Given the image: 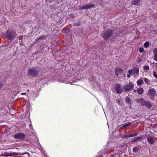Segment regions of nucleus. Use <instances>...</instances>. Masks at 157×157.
I'll list each match as a JSON object with an SVG mask.
<instances>
[{
    "instance_id": "nucleus-1",
    "label": "nucleus",
    "mask_w": 157,
    "mask_h": 157,
    "mask_svg": "<svg viewBox=\"0 0 157 157\" xmlns=\"http://www.w3.org/2000/svg\"><path fill=\"white\" fill-rule=\"evenodd\" d=\"M113 33L114 31L113 30L108 29L103 32L101 36L105 40H107L112 36Z\"/></svg>"
},
{
    "instance_id": "nucleus-2",
    "label": "nucleus",
    "mask_w": 157,
    "mask_h": 157,
    "mask_svg": "<svg viewBox=\"0 0 157 157\" xmlns=\"http://www.w3.org/2000/svg\"><path fill=\"white\" fill-rule=\"evenodd\" d=\"M28 74L32 77H35L39 74V71L35 68H32L29 69L28 70Z\"/></svg>"
},
{
    "instance_id": "nucleus-3",
    "label": "nucleus",
    "mask_w": 157,
    "mask_h": 157,
    "mask_svg": "<svg viewBox=\"0 0 157 157\" xmlns=\"http://www.w3.org/2000/svg\"><path fill=\"white\" fill-rule=\"evenodd\" d=\"M16 36L15 33L12 30H8L6 34V37L9 40L13 39Z\"/></svg>"
},
{
    "instance_id": "nucleus-4",
    "label": "nucleus",
    "mask_w": 157,
    "mask_h": 157,
    "mask_svg": "<svg viewBox=\"0 0 157 157\" xmlns=\"http://www.w3.org/2000/svg\"><path fill=\"white\" fill-rule=\"evenodd\" d=\"M148 93L149 97L151 99L153 100L156 94V92L153 89H151L149 90Z\"/></svg>"
},
{
    "instance_id": "nucleus-5",
    "label": "nucleus",
    "mask_w": 157,
    "mask_h": 157,
    "mask_svg": "<svg viewBox=\"0 0 157 157\" xmlns=\"http://www.w3.org/2000/svg\"><path fill=\"white\" fill-rule=\"evenodd\" d=\"M14 137L16 139H22L25 138L26 135L23 133H19L15 134Z\"/></svg>"
},
{
    "instance_id": "nucleus-6",
    "label": "nucleus",
    "mask_w": 157,
    "mask_h": 157,
    "mask_svg": "<svg viewBox=\"0 0 157 157\" xmlns=\"http://www.w3.org/2000/svg\"><path fill=\"white\" fill-rule=\"evenodd\" d=\"M133 85L132 83L125 85L124 87V90L126 91H129L133 87Z\"/></svg>"
},
{
    "instance_id": "nucleus-7",
    "label": "nucleus",
    "mask_w": 157,
    "mask_h": 157,
    "mask_svg": "<svg viewBox=\"0 0 157 157\" xmlns=\"http://www.w3.org/2000/svg\"><path fill=\"white\" fill-rule=\"evenodd\" d=\"M94 5L93 4H89L86 5L84 6H82L81 9L82 10L83 9H90L92 7H94Z\"/></svg>"
},
{
    "instance_id": "nucleus-8",
    "label": "nucleus",
    "mask_w": 157,
    "mask_h": 157,
    "mask_svg": "<svg viewBox=\"0 0 157 157\" xmlns=\"http://www.w3.org/2000/svg\"><path fill=\"white\" fill-rule=\"evenodd\" d=\"M115 90L118 94L121 93L122 91V89L120 85L117 84L115 86Z\"/></svg>"
},
{
    "instance_id": "nucleus-9",
    "label": "nucleus",
    "mask_w": 157,
    "mask_h": 157,
    "mask_svg": "<svg viewBox=\"0 0 157 157\" xmlns=\"http://www.w3.org/2000/svg\"><path fill=\"white\" fill-rule=\"evenodd\" d=\"M136 102L138 104L142 106L144 105L145 100L142 98L136 99Z\"/></svg>"
},
{
    "instance_id": "nucleus-10",
    "label": "nucleus",
    "mask_w": 157,
    "mask_h": 157,
    "mask_svg": "<svg viewBox=\"0 0 157 157\" xmlns=\"http://www.w3.org/2000/svg\"><path fill=\"white\" fill-rule=\"evenodd\" d=\"M153 55L154 56V60L157 61V48H155L154 50Z\"/></svg>"
},
{
    "instance_id": "nucleus-11",
    "label": "nucleus",
    "mask_w": 157,
    "mask_h": 157,
    "mask_svg": "<svg viewBox=\"0 0 157 157\" xmlns=\"http://www.w3.org/2000/svg\"><path fill=\"white\" fill-rule=\"evenodd\" d=\"M147 139L148 143L150 144H152L155 142L154 140L151 136H148L147 137Z\"/></svg>"
},
{
    "instance_id": "nucleus-12",
    "label": "nucleus",
    "mask_w": 157,
    "mask_h": 157,
    "mask_svg": "<svg viewBox=\"0 0 157 157\" xmlns=\"http://www.w3.org/2000/svg\"><path fill=\"white\" fill-rule=\"evenodd\" d=\"M125 100L127 103L129 104L130 105H132V100L130 98L128 97H126L125 98Z\"/></svg>"
},
{
    "instance_id": "nucleus-13",
    "label": "nucleus",
    "mask_w": 157,
    "mask_h": 157,
    "mask_svg": "<svg viewBox=\"0 0 157 157\" xmlns=\"http://www.w3.org/2000/svg\"><path fill=\"white\" fill-rule=\"evenodd\" d=\"M132 71H133V75L135 74L136 75H138L139 72V69L138 68L134 67L133 68Z\"/></svg>"
},
{
    "instance_id": "nucleus-14",
    "label": "nucleus",
    "mask_w": 157,
    "mask_h": 157,
    "mask_svg": "<svg viewBox=\"0 0 157 157\" xmlns=\"http://www.w3.org/2000/svg\"><path fill=\"white\" fill-rule=\"evenodd\" d=\"M144 105L147 107H151L152 106L151 104L148 101H145L144 102Z\"/></svg>"
},
{
    "instance_id": "nucleus-15",
    "label": "nucleus",
    "mask_w": 157,
    "mask_h": 157,
    "mask_svg": "<svg viewBox=\"0 0 157 157\" xmlns=\"http://www.w3.org/2000/svg\"><path fill=\"white\" fill-rule=\"evenodd\" d=\"M131 124V123H129L124 124H121L120 126H121V127H120V129H122L124 127H128Z\"/></svg>"
},
{
    "instance_id": "nucleus-16",
    "label": "nucleus",
    "mask_w": 157,
    "mask_h": 157,
    "mask_svg": "<svg viewBox=\"0 0 157 157\" xmlns=\"http://www.w3.org/2000/svg\"><path fill=\"white\" fill-rule=\"evenodd\" d=\"M137 92L139 94H142L143 93L144 90L142 88H139L138 89Z\"/></svg>"
},
{
    "instance_id": "nucleus-17",
    "label": "nucleus",
    "mask_w": 157,
    "mask_h": 157,
    "mask_svg": "<svg viewBox=\"0 0 157 157\" xmlns=\"http://www.w3.org/2000/svg\"><path fill=\"white\" fill-rule=\"evenodd\" d=\"M122 70L121 68H118L115 71V73L117 75H118L119 74L121 73L122 72Z\"/></svg>"
},
{
    "instance_id": "nucleus-18",
    "label": "nucleus",
    "mask_w": 157,
    "mask_h": 157,
    "mask_svg": "<svg viewBox=\"0 0 157 157\" xmlns=\"http://www.w3.org/2000/svg\"><path fill=\"white\" fill-rule=\"evenodd\" d=\"M140 2V0H133L132 4L133 5H136Z\"/></svg>"
},
{
    "instance_id": "nucleus-19",
    "label": "nucleus",
    "mask_w": 157,
    "mask_h": 157,
    "mask_svg": "<svg viewBox=\"0 0 157 157\" xmlns=\"http://www.w3.org/2000/svg\"><path fill=\"white\" fill-rule=\"evenodd\" d=\"M144 83V81L142 79H140L137 81V84L138 85H141Z\"/></svg>"
},
{
    "instance_id": "nucleus-20",
    "label": "nucleus",
    "mask_w": 157,
    "mask_h": 157,
    "mask_svg": "<svg viewBox=\"0 0 157 157\" xmlns=\"http://www.w3.org/2000/svg\"><path fill=\"white\" fill-rule=\"evenodd\" d=\"M137 135V133H135L133 134H129V135L126 136V137L128 138L129 137H132L136 136Z\"/></svg>"
},
{
    "instance_id": "nucleus-21",
    "label": "nucleus",
    "mask_w": 157,
    "mask_h": 157,
    "mask_svg": "<svg viewBox=\"0 0 157 157\" xmlns=\"http://www.w3.org/2000/svg\"><path fill=\"white\" fill-rule=\"evenodd\" d=\"M143 138L142 137H138L136 139H135L133 140L132 141V142H136L137 141H139L140 140Z\"/></svg>"
},
{
    "instance_id": "nucleus-22",
    "label": "nucleus",
    "mask_w": 157,
    "mask_h": 157,
    "mask_svg": "<svg viewBox=\"0 0 157 157\" xmlns=\"http://www.w3.org/2000/svg\"><path fill=\"white\" fill-rule=\"evenodd\" d=\"M144 80L146 83H148L150 82L149 80L147 78H144Z\"/></svg>"
},
{
    "instance_id": "nucleus-23",
    "label": "nucleus",
    "mask_w": 157,
    "mask_h": 157,
    "mask_svg": "<svg viewBox=\"0 0 157 157\" xmlns=\"http://www.w3.org/2000/svg\"><path fill=\"white\" fill-rule=\"evenodd\" d=\"M149 44L148 42H145L144 44V46L146 48H147L149 46Z\"/></svg>"
},
{
    "instance_id": "nucleus-24",
    "label": "nucleus",
    "mask_w": 157,
    "mask_h": 157,
    "mask_svg": "<svg viewBox=\"0 0 157 157\" xmlns=\"http://www.w3.org/2000/svg\"><path fill=\"white\" fill-rule=\"evenodd\" d=\"M144 70H147L149 69V66L148 65L144 66Z\"/></svg>"
},
{
    "instance_id": "nucleus-25",
    "label": "nucleus",
    "mask_w": 157,
    "mask_h": 157,
    "mask_svg": "<svg viewBox=\"0 0 157 157\" xmlns=\"http://www.w3.org/2000/svg\"><path fill=\"white\" fill-rule=\"evenodd\" d=\"M138 150V148L136 147H134L133 149V151L134 152H136Z\"/></svg>"
},
{
    "instance_id": "nucleus-26",
    "label": "nucleus",
    "mask_w": 157,
    "mask_h": 157,
    "mask_svg": "<svg viewBox=\"0 0 157 157\" xmlns=\"http://www.w3.org/2000/svg\"><path fill=\"white\" fill-rule=\"evenodd\" d=\"M144 51V49L143 48H140L139 49V51L140 53L143 52Z\"/></svg>"
},
{
    "instance_id": "nucleus-27",
    "label": "nucleus",
    "mask_w": 157,
    "mask_h": 157,
    "mask_svg": "<svg viewBox=\"0 0 157 157\" xmlns=\"http://www.w3.org/2000/svg\"><path fill=\"white\" fill-rule=\"evenodd\" d=\"M153 75L156 78H157V74L155 71L153 72Z\"/></svg>"
},
{
    "instance_id": "nucleus-28",
    "label": "nucleus",
    "mask_w": 157,
    "mask_h": 157,
    "mask_svg": "<svg viewBox=\"0 0 157 157\" xmlns=\"http://www.w3.org/2000/svg\"><path fill=\"white\" fill-rule=\"evenodd\" d=\"M128 72L129 74L130 75H132L133 74V71L132 70H129Z\"/></svg>"
},
{
    "instance_id": "nucleus-29",
    "label": "nucleus",
    "mask_w": 157,
    "mask_h": 157,
    "mask_svg": "<svg viewBox=\"0 0 157 157\" xmlns=\"http://www.w3.org/2000/svg\"><path fill=\"white\" fill-rule=\"evenodd\" d=\"M7 155L9 156H13V153L12 152H10V153H8L7 154Z\"/></svg>"
},
{
    "instance_id": "nucleus-30",
    "label": "nucleus",
    "mask_w": 157,
    "mask_h": 157,
    "mask_svg": "<svg viewBox=\"0 0 157 157\" xmlns=\"http://www.w3.org/2000/svg\"><path fill=\"white\" fill-rule=\"evenodd\" d=\"M12 153H13V156L17 155H18V154L16 152H12Z\"/></svg>"
},
{
    "instance_id": "nucleus-31",
    "label": "nucleus",
    "mask_w": 157,
    "mask_h": 157,
    "mask_svg": "<svg viewBox=\"0 0 157 157\" xmlns=\"http://www.w3.org/2000/svg\"><path fill=\"white\" fill-rule=\"evenodd\" d=\"M127 77H128V78H130V77H131V76H130V74H128L127 75Z\"/></svg>"
},
{
    "instance_id": "nucleus-32",
    "label": "nucleus",
    "mask_w": 157,
    "mask_h": 157,
    "mask_svg": "<svg viewBox=\"0 0 157 157\" xmlns=\"http://www.w3.org/2000/svg\"><path fill=\"white\" fill-rule=\"evenodd\" d=\"M138 61V63H139L141 61V60L140 59H138V61Z\"/></svg>"
},
{
    "instance_id": "nucleus-33",
    "label": "nucleus",
    "mask_w": 157,
    "mask_h": 157,
    "mask_svg": "<svg viewBox=\"0 0 157 157\" xmlns=\"http://www.w3.org/2000/svg\"><path fill=\"white\" fill-rule=\"evenodd\" d=\"M26 94V93H21V95H25Z\"/></svg>"
},
{
    "instance_id": "nucleus-34",
    "label": "nucleus",
    "mask_w": 157,
    "mask_h": 157,
    "mask_svg": "<svg viewBox=\"0 0 157 157\" xmlns=\"http://www.w3.org/2000/svg\"><path fill=\"white\" fill-rule=\"evenodd\" d=\"M2 84H0V88L2 86Z\"/></svg>"
},
{
    "instance_id": "nucleus-35",
    "label": "nucleus",
    "mask_w": 157,
    "mask_h": 157,
    "mask_svg": "<svg viewBox=\"0 0 157 157\" xmlns=\"http://www.w3.org/2000/svg\"><path fill=\"white\" fill-rule=\"evenodd\" d=\"M42 38V37H39V38H38L36 40H37H37H38L39 39H40V38Z\"/></svg>"
},
{
    "instance_id": "nucleus-36",
    "label": "nucleus",
    "mask_w": 157,
    "mask_h": 157,
    "mask_svg": "<svg viewBox=\"0 0 157 157\" xmlns=\"http://www.w3.org/2000/svg\"><path fill=\"white\" fill-rule=\"evenodd\" d=\"M120 101H118V104H119V105H120Z\"/></svg>"
},
{
    "instance_id": "nucleus-37",
    "label": "nucleus",
    "mask_w": 157,
    "mask_h": 157,
    "mask_svg": "<svg viewBox=\"0 0 157 157\" xmlns=\"http://www.w3.org/2000/svg\"><path fill=\"white\" fill-rule=\"evenodd\" d=\"M68 30H67L66 31V32L68 33Z\"/></svg>"
},
{
    "instance_id": "nucleus-38",
    "label": "nucleus",
    "mask_w": 157,
    "mask_h": 157,
    "mask_svg": "<svg viewBox=\"0 0 157 157\" xmlns=\"http://www.w3.org/2000/svg\"><path fill=\"white\" fill-rule=\"evenodd\" d=\"M24 154H25V153H22V155H24Z\"/></svg>"
},
{
    "instance_id": "nucleus-39",
    "label": "nucleus",
    "mask_w": 157,
    "mask_h": 157,
    "mask_svg": "<svg viewBox=\"0 0 157 157\" xmlns=\"http://www.w3.org/2000/svg\"><path fill=\"white\" fill-rule=\"evenodd\" d=\"M99 157H102L101 156H99Z\"/></svg>"
}]
</instances>
